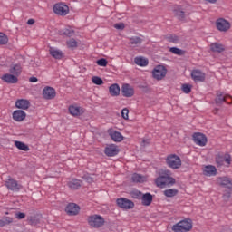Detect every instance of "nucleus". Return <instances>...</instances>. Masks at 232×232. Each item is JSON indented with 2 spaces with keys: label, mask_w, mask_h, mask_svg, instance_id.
Masks as SVG:
<instances>
[{
  "label": "nucleus",
  "mask_w": 232,
  "mask_h": 232,
  "mask_svg": "<svg viewBox=\"0 0 232 232\" xmlns=\"http://www.w3.org/2000/svg\"><path fill=\"white\" fill-rule=\"evenodd\" d=\"M155 182L158 188H164L173 186V184H175V179L171 177L170 170H165L161 176L156 179Z\"/></svg>",
  "instance_id": "obj_1"
},
{
  "label": "nucleus",
  "mask_w": 232,
  "mask_h": 232,
  "mask_svg": "<svg viewBox=\"0 0 232 232\" xmlns=\"http://www.w3.org/2000/svg\"><path fill=\"white\" fill-rule=\"evenodd\" d=\"M193 229V222L191 219H184L172 226L174 232H188Z\"/></svg>",
  "instance_id": "obj_2"
},
{
  "label": "nucleus",
  "mask_w": 232,
  "mask_h": 232,
  "mask_svg": "<svg viewBox=\"0 0 232 232\" xmlns=\"http://www.w3.org/2000/svg\"><path fill=\"white\" fill-rule=\"evenodd\" d=\"M166 164L171 169H179L182 166V160L176 154H169L166 158Z\"/></svg>",
  "instance_id": "obj_3"
},
{
  "label": "nucleus",
  "mask_w": 232,
  "mask_h": 232,
  "mask_svg": "<svg viewBox=\"0 0 232 232\" xmlns=\"http://www.w3.org/2000/svg\"><path fill=\"white\" fill-rule=\"evenodd\" d=\"M216 164L218 167L226 166L228 168V166L231 164V155L228 153L218 154L216 156Z\"/></svg>",
  "instance_id": "obj_4"
},
{
  "label": "nucleus",
  "mask_w": 232,
  "mask_h": 232,
  "mask_svg": "<svg viewBox=\"0 0 232 232\" xmlns=\"http://www.w3.org/2000/svg\"><path fill=\"white\" fill-rule=\"evenodd\" d=\"M88 222L92 227H102L104 226V218L99 215H93L89 217Z\"/></svg>",
  "instance_id": "obj_5"
},
{
  "label": "nucleus",
  "mask_w": 232,
  "mask_h": 232,
  "mask_svg": "<svg viewBox=\"0 0 232 232\" xmlns=\"http://www.w3.org/2000/svg\"><path fill=\"white\" fill-rule=\"evenodd\" d=\"M166 73H168V70H166V67L162 65L156 66L152 71V75L154 79H157V81H161V79H164V77H166Z\"/></svg>",
  "instance_id": "obj_6"
},
{
  "label": "nucleus",
  "mask_w": 232,
  "mask_h": 232,
  "mask_svg": "<svg viewBox=\"0 0 232 232\" xmlns=\"http://www.w3.org/2000/svg\"><path fill=\"white\" fill-rule=\"evenodd\" d=\"M216 26L219 32H227L231 28V23L224 18H219L216 21Z\"/></svg>",
  "instance_id": "obj_7"
},
{
  "label": "nucleus",
  "mask_w": 232,
  "mask_h": 232,
  "mask_svg": "<svg viewBox=\"0 0 232 232\" xmlns=\"http://www.w3.org/2000/svg\"><path fill=\"white\" fill-rule=\"evenodd\" d=\"M116 204L121 209H133L135 206L131 200L124 198H118Z\"/></svg>",
  "instance_id": "obj_8"
},
{
  "label": "nucleus",
  "mask_w": 232,
  "mask_h": 232,
  "mask_svg": "<svg viewBox=\"0 0 232 232\" xmlns=\"http://www.w3.org/2000/svg\"><path fill=\"white\" fill-rule=\"evenodd\" d=\"M53 12L54 14H57V15H68V13L70 12V8L68 5L60 3L56 4L53 6Z\"/></svg>",
  "instance_id": "obj_9"
},
{
  "label": "nucleus",
  "mask_w": 232,
  "mask_h": 232,
  "mask_svg": "<svg viewBox=\"0 0 232 232\" xmlns=\"http://www.w3.org/2000/svg\"><path fill=\"white\" fill-rule=\"evenodd\" d=\"M193 140L197 146L204 147L206 144H208V138L206 135L200 132H196L193 134Z\"/></svg>",
  "instance_id": "obj_10"
},
{
  "label": "nucleus",
  "mask_w": 232,
  "mask_h": 232,
  "mask_svg": "<svg viewBox=\"0 0 232 232\" xmlns=\"http://www.w3.org/2000/svg\"><path fill=\"white\" fill-rule=\"evenodd\" d=\"M121 95L123 97H133L135 95V89L130 83H124L121 86Z\"/></svg>",
  "instance_id": "obj_11"
},
{
  "label": "nucleus",
  "mask_w": 232,
  "mask_h": 232,
  "mask_svg": "<svg viewBox=\"0 0 232 232\" xmlns=\"http://www.w3.org/2000/svg\"><path fill=\"white\" fill-rule=\"evenodd\" d=\"M191 77L195 82H204L206 81V73L202 71L196 69L191 72Z\"/></svg>",
  "instance_id": "obj_12"
},
{
  "label": "nucleus",
  "mask_w": 232,
  "mask_h": 232,
  "mask_svg": "<svg viewBox=\"0 0 232 232\" xmlns=\"http://www.w3.org/2000/svg\"><path fill=\"white\" fill-rule=\"evenodd\" d=\"M65 211L67 215L73 217L75 215H79V211H81V208L75 203H69L65 208Z\"/></svg>",
  "instance_id": "obj_13"
},
{
  "label": "nucleus",
  "mask_w": 232,
  "mask_h": 232,
  "mask_svg": "<svg viewBox=\"0 0 232 232\" xmlns=\"http://www.w3.org/2000/svg\"><path fill=\"white\" fill-rule=\"evenodd\" d=\"M55 89L53 87L46 86L43 90V97L44 99H46L47 101H50L52 99H55Z\"/></svg>",
  "instance_id": "obj_14"
},
{
  "label": "nucleus",
  "mask_w": 232,
  "mask_h": 232,
  "mask_svg": "<svg viewBox=\"0 0 232 232\" xmlns=\"http://www.w3.org/2000/svg\"><path fill=\"white\" fill-rule=\"evenodd\" d=\"M227 99H230V101H232L230 95L223 93L222 92H218L216 97V103L222 104V102H227V104H231V102H228Z\"/></svg>",
  "instance_id": "obj_15"
},
{
  "label": "nucleus",
  "mask_w": 232,
  "mask_h": 232,
  "mask_svg": "<svg viewBox=\"0 0 232 232\" xmlns=\"http://www.w3.org/2000/svg\"><path fill=\"white\" fill-rule=\"evenodd\" d=\"M6 188L11 189V191H19L21 189V185L17 183V181L12 178L8 179L5 182Z\"/></svg>",
  "instance_id": "obj_16"
},
{
  "label": "nucleus",
  "mask_w": 232,
  "mask_h": 232,
  "mask_svg": "<svg viewBox=\"0 0 232 232\" xmlns=\"http://www.w3.org/2000/svg\"><path fill=\"white\" fill-rule=\"evenodd\" d=\"M105 155L107 157H115V155H119V147L117 145H109L105 148Z\"/></svg>",
  "instance_id": "obj_17"
},
{
  "label": "nucleus",
  "mask_w": 232,
  "mask_h": 232,
  "mask_svg": "<svg viewBox=\"0 0 232 232\" xmlns=\"http://www.w3.org/2000/svg\"><path fill=\"white\" fill-rule=\"evenodd\" d=\"M1 79L4 81V82H6L7 84H15L18 81L17 76L10 73H5L2 75Z\"/></svg>",
  "instance_id": "obj_18"
},
{
  "label": "nucleus",
  "mask_w": 232,
  "mask_h": 232,
  "mask_svg": "<svg viewBox=\"0 0 232 232\" xmlns=\"http://www.w3.org/2000/svg\"><path fill=\"white\" fill-rule=\"evenodd\" d=\"M13 119L16 122H22L26 119V112L22 110H16L13 112Z\"/></svg>",
  "instance_id": "obj_19"
},
{
  "label": "nucleus",
  "mask_w": 232,
  "mask_h": 232,
  "mask_svg": "<svg viewBox=\"0 0 232 232\" xmlns=\"http://www.w3.org/2000/svg\"><path fill=\"white\" fill-rule=\"evenodd\" d=\"M203 175L206 177H215L217 175V168L212 165H207L203 168Z\"/></svg>",
  "instance_id": "obj_20"
},
{
  "label": "nucleus",
  "mask_w": 232,
  "mask_h": 232,
  "mask_svg": "<svg viewBox=\"0 0 232 232\" xmlns=\"http://www.w3.org/2000/svg\"><path fill=\"white\" fill-rule=\"evenodd\" d=\"M15 107L19 110H28L30 108V101L26 99L17 100L15 102Z\"/></svg>",
  "instance_id": "obj_21"
},
{
  "label": "nucleus",
  "mask_w": 232,
  "mask_h": 232,
  "mask_svg": "<svg viewBox=\"0 0 232 232\" xmlns=\"http://www.w3.org/2000/svg\"><path fill=\"white\" fill-rule=\"evenodd\" d=\"M69 112L72 117H79V115H82L83 112L82 108L77 106V105H71L69 107Z\"/></svg>",
  "instance_id": "obj_22"
},
{
  "label": "nucleus",
  "mask_w": 232,
  "mask_h": 232,
  "mask_svg": "<svg viewBox=\"0 0 232 232\" xmlns=\"http://www.w3.org/2000/svg\"><path fill=\"white\" fill-rule=\"evenodd\" d=\"M49 53H50V55L53 57V59H63V51L55 47H50Z\"/></svg>",
  "instance_id": "obj_23"
},
{
  "label": "nucleus",
  "mask_w": 232,
  "mask_h": 232,
  "mask_svg": "<svg viewBox=\"0 0 232 232\" xmlns=\"http://www.w3.org/2000/svg\"><path fill=\"white\" fill-rule=\"evenodd\" d=\"M109 92L112 97H119L121 94V87L119 84L114 83L109 87Z\"/></svg>",
  "instance_id": "obj_24"
},
{
  "label": "nucleus",
  "mask_w": 232,
  "mask_h": 232,
  "mask_svg": "<svg viewBox=\"0 0 232 232\" xmlns=\"http://www.w3.org/2000/svg\"><path fill=\"white\" fill-rule=\"evenodd\" d=\"M111 139L114 140V142H122L124 140V137L122 134L119 131L112 130L110 132Z\"/></svg>",
  "instance_id": "obj_25"
},
{
  "label": "nucleus",
  "mask_w": 232,
  "mask_h": 232,
  "mask_svg": "<svg viewBox=\"0 0 232 232\" xmlns=\"http://www.w3.org/2000/svg\"><path fill=\"white\" fill-rule=\"evenodd\" d=\"M153 202V196L150 193H146L141 196V204L143 206H150Z\"/></svg>",
  "instance_id": "obj_26"
},
{
  "label": "nucleus",
  "mask_w": 232,
  "mask_h": 232,
  "mask_svg": "<svg viewBox=\"0 0 232 232\" xmlns=\"http://www.w3.org/2000/svg\"><path fill=\"white\" fill-rule=\"evenodd\" d=\"M210 49L212 52H218V53L224 52L225 47L222 44L214 43L210 44Z\"/></svg>",
  "instance_id": "obj_27"
},
{
  "label": "nucleus",
  "mask_w": 232,
  "mask_h": 232,
  "mask_svg": "<svg viewBox=\"0 0 232 232\" xmlns=\"http://www.w3.org/2000/svg\"><path fill=\"white\" fill-rule=\"evenodd\" d=\"M9 72L15 77H19V75H21L22 67L19 64H15L10 68Z\"/></svg>",
  "instance_id": "obj_28"
},
{
  "label": "nucleus",
  "mask_w": 232,
  "mask_h": 232,
  "mask_svg": "<svg viewBox=\"0 0 232 232\" xmlns=\"http://www.w3.org/2000/svg\"><path fill=\"white\" fill-rule=\"evenodd\" d=\"M14 146L18 149L21 150L22 151H29L30 147L28 145L24 144L23 141H14Z\"/></svg>",
  "instance_id": "obj_29"
},
{
  "label": "nucleus",
  "mask_w": 232,
  "mask_h": 232,
  "mask_svg": "<svg viewBox=\"0 0 232 232\" xmlns=\"http://www.w3.org/2000/svg\"><path fill=\"white\" fill-rule=\"evenodd\" d=\"M132 179V182H137V183H142V182H146V177L140 175V174H137L134 173L131 177Z\"/></svg>",
  "instance_id": "obj_30"
},
{
  "label": "nucleus",
  "mask_w": 232,
  "mask_h": 232,
  "mask_svg": "<svg viewBox=\"0 0 232 232\" xmlns=\"http://www.w3.org/2000/svg\"><path fill=\"white\" fill-rule=\"evenodd\" d=\"M219 184L225 188H228L229 189L232 188L231 179H229V178H220Z\"/></svg>",
  "instance_id": "obj_31"
},
{
  "label": "nucleus",
  "mask_w": 232,
  "mask_h": 232,
  "mask_svg": "<svg viewBox=\"0 0 232 232\" xmlns=\"http://www.w3.org/2000/svg\"><path fill=\"white\" fill-rule=\"evenodd\" d=\"M134 63L138 66H148V59H146L144 57H136L134 59Z\"/></svg>",
  "instance_id": "obj_32"
},
{
  "label": "nucleus",
  "mask_w": 232,
  "mask_h": 232,
  "mask_svg": "<svg viewBox=\"0 0 232 232\" xmlns=\"http://www.w3.org/2000/svg\"><path fill=\"white\" fill-rule=\"evenodd\" d=\"M179 193V190L177 188H168L163 191V195L168 198L175 197Z\"/></svg>",
  "instance_id": "obj_33"
},
{
  "label": "nucleus",
  "mask_w": 232,
  "mask_h": 232,
  "mask_svg": "<svg viewBox=\"0 0 232 232\" xmlns=\"http://www.w3.org/2000/svg\"><path fill=\"white\" fill-rule=\"evenodd\" d=\"M14 222V219L10 217H5L2 219H0V227H5V226H8L9 224H12Z\"/></svg>",
  "instance_id": "obj_34"
},
{
  "label": "nucleus",
  "mask_w": 232,
  "mask_h": 232,
  "mask_svg": "<svg viewBox=\"0 0 232 232\" xmlns=\"http://www.w3.org/2000/svg\"><path fill=\"white\" fill-rule=\"evenodd\" d=\"M62 35H66V37H73L75 35V32L72 27H68L61 31Z\"/></svg>",
  "instance_id": "obj_35"
},
{
  "label": "nucleus",
  "mask_w": 232,
  "mask_h": 232,
  "mask_svg": "<svg viewBox=\"0 0 232 232\" xmlns=\"http://www.w3.org/2000/svg\"><path fill=\"white\" fill-rule=\"evenodd\" d=\"M68 186L71 189H78L81 186V181L79 179H72L68 183Z\"/></svg>",
  "instance_id": "obj_36"
},
{
  "label": "nucleus",
  "mask_w": 232,
  "mask_h": 232,
  "mask_svg": "<svg viewBox=\"0 0 232 232\" xmlns=\"http://www.w3.org/2000/svg\"><path fill=\"white\" fill-rule=\"evenodd\" d=\"M174 14L179 19H184V11H182V8L180 6L177 5L174 8Z\"/></svg>",
  "instance_id": "obj_37"
},
{
  "label": "nucleus",
  "mask_w": 232,
  "mask_h": 232,
  "mask_svg": "<svg viewBox=\"0 0 232 232\" xmlns=\"http://www.w3.org/2000/svg\"><path fill=\"white\" fill-rule=\"evenodd\" d=\"M169 52H171V53H174V55H184L185 53V52L182 49L177 47H170Z\"/></svg>",
  "instance_id": "obj_38"
},
{
  "label": "nucleus",
  "mask_w": 232,
  "mask_h": 232,
  "mask_svg": "<svg viewBox=\"0 0 232 232\" xmlns=\"http://www.w3.org/2000/svg\"><path fill=\"white\" fill-rule=\"evenodd\" d=\"M68 48H77V44H79V42L75 39H70L66 42Z\"/></svg>",
  "instance_id": "obj_39"
},
{
  "label": "nucleus",
  "mask_w": 232,
  "mask_h": 232,
  "mask_svg": "<svg viewBox=\"0 0 232 232\" xmlns=\"http://www.w3.org/2000/svg\"><path fill=\"white\" fill-rule=\"evenodd\" d=\"M92 82H93V84H96L97 86H101L102 84H104L102 78L98 77V76H93L92 78Z\"/></svg>",
  "instance_id": "obj_40"
},
{
  "label": "nucleus",
  "mask_w": 232,
  "mask_h": 232,
  "mask_svg": "<svg viewBox=\"0 0 232 232\" xmlns=\"http://www.w3.org/2000/svg\"><path fill=\"white\" fill-rule=\"evenodd\" d=\"M0 44H8V36L5 33H0Z\"/></svg>",
  "instance_id": "obj_41"
},
{
  "label": "nucleus",
  "mask_w": 232,
  "mask_h": 232,
  "mask_svg": "<svg viewBox=\"0 0 232 232\" xmlns=\"http://www.w3.org/2000/svg\"><path fill=\"white\" fill-rule=\"evenodd\" d=\"M130 44H140V43H142V39L139 38V37H132L130 39Z\"/></svg>",
  "instance_id": "obj_42"
},
{
  "label": "nucleus",
  "mask_w": 232,
  "mask_h": 232,
  "mask_svg": "<svg viewBox=\"0 0 232 232\" xmlns=\"http://www.w3.org/2000/svg\"><path fill=\"white\" fill-rule=\"evenodd\" d=\"M129 113H130V111H129L127 108L122 109V111H121V117H122L123 119H125V121H128V119H129Z\"/></svg>",
  "instance_id": "obj_43"
},
{
  "label": "nucleus",
  "mask_w": 232,
  "mask_h": 232,
  "mask_svg": "<svg viewBox=\"0 0 232 232\" xmlns=\"http://www.w3.org/2000/svg\"><path fill=\"white\" fill-rule=\"evenodd\" d=\"M97 64L98 66H108V61L104 58H102L100 60L97 61Z\"/></svg>",
  "instance_id": "obj_44"
},
{
  "label": "nucleus",
  "mask_w": 232,
  "mask_h": 232,
  "mask_svg": "<svg viewBox=\"0 0 232 232\" xmlns=\"http://www.w3.org/2000/svg\"><path fill=\"white\" fill-rule=\"evenodd\" d=\"M169 41L170 43H174L175 44H177V43H179V37L176 36V35H170V36L169 37Z\"/></svg>",
  "instance_id": "obj_45"
},
{
  "label": "nucleus",
  "mask_w": 232,
  "mask_h": 232,
  "mask_svg": "<svg viewBox=\"0 0 232 232\" xmlns=\"http://www.w3.org/2000/svg\"><path fill=\"white\" fill-rule=\"evenodd\" d=\"M182 90H183L184 93H189L191 92V86H189L188 84H184L182 86Z\"/></svg>",
  "instance_id": "obj_46"
},
{
  "label": "nucleus",
  "mask_w": 232,
  "mask_h": 232,
  "mask_svg": "<svg viewBox=\"0 0 232 232\" xmlns=\"http://www.w3.org/2000/svg\"><path fill=\"white\" fill-rule=\"evenodd\" d=\"M114 28H116V30H124V24L123 23L115 24Z\"/></svg>",
  "instance_id": "obj_47"
},
{
  "label": "nucleus",
  "mask_w": 232,
  "mask_h": 232,
  "mask_svg": "<svg viewBox=\"0 0 232 232\" xmlns=\"http://www.w3.org/2000/svg\"><path fill=\"white\" fill-rule=\"evenodd\" d=\"M24 217H26V215L23 212H19L16 214V218H18L19 220H22V218H24Z\"/></svg>",
  "instance_id": "obj_48"
},
{
  "label": "nucleus",
  "mask_w": 232,
  "mask_h": 232,
  "mask_svg": "<svg viewBox=\"0 0 232 232\" xmlns=\"http://www.w3.org/2000/svg\"><path fill=\"white\" fill-rule=\"evenodd\" d=\"M229 197H231V193H229V192L225 193V194L223 195V198H224L225 200H228V199H229Z\"/></svg>",
  "instance_id": "obj_49"
},
{
  "label": "nucleus",
  "mask_w": 232,
  "mask_h": 232,
  "mask_svg": "<svg viewBox=\"0 0 232 232\" xmlns=\"http://www.w3.org/2000/svg\"><path fill=\"white\" fill-rule=\"evenodd\" d=\"M85 180L89 183H92L93 181V178L90 177V176H85Z\"/></svg>",
  "instance_id": "obj_50"
},
{
  "label": "nucleus",
  "mask_w": 232,
  "mask_h": 232,
  "mask_svg": "<svg viewBox=\"0 0 232 232\" xmlns=\"http://www.w3.org/2000/svg\"><path fill=\"white\" fill-rule=\"evenodd\" d=\"M37 81H38L37 77H34V76L29 79L30 82H37Z\"/></svg>",
  "instance_id": "obj_51"
},
{
  "label": "nucleus",
  "mask_w": 232,
  "mask_h": 232,
  "mask_svg": "<svg viewBox=\"0 0 232 232\" xmlns=\"http://www.w3.org/2000/svg\"><path fill=\"white\" fill-rule=\"evenodd\" d=\"M34 23H35V20H34V19H29L27 21V24H30V25L34 24Z\"/></svg>",
  "instance_id": "obj_52"
},
{
  "label": "nucleus",
  "mask_w": 232,
  "mask_h": 232,
  "mask_svg": "<svg viewBox=\"0 0 232 232\" xmlns=\"http://www.w3.org/2000/svg\"><path fill=\"white\" fill-rule=\"evenodd\" d=\"M146 144H150V140H143L142 145H143V146H146Z\"/></svg>",
  "instance_id": "obj_53"
},
{
  "label": "nucleus",
  "mask_w": 232,
  "mask_h": 232,
  "mask_svg": "<svg viewBox=\"0 0 232 232\" xmlns=\"http://www.w3.org/2000/svg\"><path fill=\"white\" fill-rule=\"evenodd\" d=\"M206 1H208V3H212V4L217 3V0H206Z\"/></svg>",
  "instance_id": "obj_54"
},
{
  "label": "nucleus",
  "mask_w": 232,
  "mask_h": 232,
  "mask_svg": "<svg viewBox=\"0 0 232 232\" xmlns=\"http://www.w3.org/2000/svg\"><path fill=\"white\" fill-rule=\"evenodd\" d=\"M136 195H137V197H142V193H140V192H136Z\"/></svg>",
  "instance_id": "obj_55"
}]
</instances>
